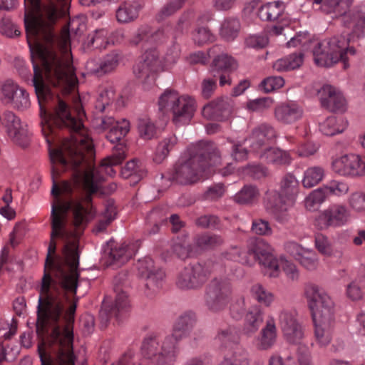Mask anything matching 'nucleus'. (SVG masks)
Wrapping results in <instances>:
<instances>
[{
    "label": "nucleus",
    "instance_id": "obj_1",
    "mask_svg": "<svg viewBox=\"0 0 365 365\" xmlns=\"http://www.w3.org/2000/svg\"><path fill=\"white\" fill-rule=\"evenodd\" d=\"M40 110L42 133L48 143H51L48 135L53 133L55 128H66L75 133L63 145L66 153L60 149L49 151L52 165L59 163L66 167L71 164L75 172L72 182L63 180L58 185L55 180L58 171L52 166L51 193L54 200L50 216L51 232L38 301L36 331L38 336L48 335L47 342L55 356L47 361L40 345L38 351L41 365H75L73 331L69 324L62 329L59 323L65 319L68 324L73 321L76 302L70 306L66 316V292L76 294L80 255L78 238L96 215L90 204L103 177L95 168H79L85 161L84 152L92 153L93 146L91 138L78 133L83 123L71 115L69 106H40Z\"/></svg>",
    "mask_w": 365,
    "mask_h": 365
},
{
    "label": "nucleus",
    "instance_id": "obj_2",
    "mask_svg": "<svg viewBox=\"0 0 365 365\" xmlns=\"http://www.w3.org/2000/svg\"><path fill=\"white\" fill-rule=\"evenodd\" d=\"M220 162V153L210 142L201 141L192 146L189 157L181 158L170 170L166 178L169 181L180 185L197 182L206 170Z\"/></svg>",
    "mask_w": 365,
    "mask_h": 365
},
{
    "label": "nucleus",
    "instance_id": "obj_3",
    "mask_svg": "<svg viewBox=\"0 0 365 365\" xmlns=\"http://www.w3.org/2000/svg\"><path fill=\"white\" fill-rule=\"evenodd\" d=\"M195 321V314L185 313L176 321L171 334L164 339L156 335L145 337L140 347L142 356L153 365H173L178 341L188 334Z\"/></svg>",
    "mask_w": 365,
    "mask_h": 365
},
{
    "label": "nucleus",
    "instance_id": "obj_4",
    "mask_svg": "<svg viewBox=\"0 0 365 365\" xmlns=\"http://www.w3.org/2000/svg\"><path fill=\"white\" fill-rule=\"evenodd\" d=\"M125 278V273H120L114 278L113 289L115 293L114 304L108 302L107 299L103 302L102 307L99 312V318L103 327L107 326L110 318L115 317L120 320L130 310L128 294L123 287V282Z\"/></svg>",
    "mask_w": 365,
    "mask_h": 365
},
{
    "label": "nucleus",
    "instance_id": "obj_5",
    "mask_svg": "<svg viewBox=\"0 0 365 365\" xmlns=\"http://www.w3.org/2000/svg\"><path fill=\"white\" fill-rule=\"evenodd\" d=\"M210 274L211 270L205 263L190 264L178 272L175 284L181 290H197L207 281Z\"/></svg>",
    "mask_w": 365,
    "mask_h": 365
},
{
    "label": "nucleus",
    "instance_id": "obj_6",
    "mask_svg": "<svg viewBox=\"0 0 365 365\" xmlns=\"http://www.w3.org/2000/svg\"><path fill=\"white\" fill-rule=\"evenodd\" d=\"M231 294L232 286L227 279L214 278L206 287L205 302L210 310L218 312L226 307Z\"/></svg>",
    "mask_w": 365,
    "mask_h": 365
},
{
    "label": "nucleus",
    "instance_id": "obj_7",
    "mask_svg": "<svg viewBox=\"0 0 365 365\" xmlns=\"http://www.w3.org/2000/svg\"><path fill=\"white\" fill-rule=\"evenodd\" d=\"M305 294L312 317H323L327 321L331 315H334V303L322 288L316 284H309L306 287Z\"/></svg>",
    "mask_w": 365,
    "mask_h": 365
},
{
    "label": "nucleus",
    "instance_id": "obj_8",
    "mask_svg": "<svg viewBox=\"0 0 365 365\" xmlns=\"http://www.w3.org/2000/svg\"><path fill=\"white\" fill-rule=\"evenodd\" d=\"M248 253L253 255L259 263L268 269L266 273L270 277L279 275V262L273 254L272 247L263 239L250 240L248 245Z\"/></svg>",
    "mask_w": 365,
    "mask_h": 365
},
{
    "label": "nucleus",
    "instance_id": "obj_9",
    "mask_svg": "<svg viewBox=\"0 0 365 365\" xmlns=\"http://www.w3.org/2000/svg\"><path fill=\"white\" fill-rule=\"evenodd\" d=\"M350 212L343 204H334L322 211L314 220V225L321 230L345 225L350 220Z\"/></svg>",
    "mask_w": 365,
    "mask_h": 365
},
{
    "label": "nucleus",
    "instance_id": "obj_10",
    "mask_svg": "<svg viewBox=\"0 0 365 365\" xmlns=\"http://www.w3.org/2000/svg\"><path fill=\"white\" fill-rule=\"evenodd\" d=\"M278 320L286 341L290 344L302 346L304 332L302 324L297 320L296 312L282 310L279 314Z\"/></svg>",
    "mask_w": 365,
    "mask_h": 365
},
{
    "label": "nucleus",
    "instance_id": "obj_11",
    "mask_svg": "<svg viewBox=\"0 0 365 365\" xmlns=\"http://www.w3.org/2000/svg\"><path fill=\"white\" fill-rule=\"evenodd\" d=\"M331 169L341 176H364L365 160L355 154L344 155L333 160Z\"/></svg>",
    "mask_w": 365,
    "mask_h": 365
},
{
    "label": "nucleus",
    "instance_id": "obj_12",
    "mask_svg": "<svg viewBox=\"0 0 365 365\" xmlns=\"http://www.w3.org/2000/svg\"><path fill=\"white\" fill-rule=\"evenodd\" d=\"M264 209L272 215L277 221L286 222L289 220L288 209L294 206L282 195L277 190H267L263 199Z\"/></svg>",
    "mask_w": 365,
    "mask_h": 365
},
{
    "label": "nucleus",
    "instance_id": "obj_13",
    "mask_svg": "<svg viewBox=\"0 0 365 365\" xmlns=\"http://www.w3.org/2000/svg\"><path fill=\"white\" fill-rule=\"evenodd\" d=\"M3 123L6 128L8 135L12 140L21 147H26L29 143V135L27 125L13 112L4 113Z\"/></svg>",
    "mask_w": 365,
    "mask_h": 365
},
{
    "label": "nucleus",
    "instance_id": "obj_14",
    "mask_svg": "<svg viewBox=\"0 0 365 365\" xmlns=\"http://www.w3.org/2000/svg\"><path fill=\"white\" fill-rule=\"evenodd\" d=\"M0 97L5 103L18 110H24L30 106L27 91L11 81H7L2 86Z\"/></svg>",
    "mask_w": 365,
    "mask_h": 365
},
{
    "label": "nucleus",
    "instance_id": "obj_15",
    "mask_svg": "<svg viewBox=\"0 0 365 365\" xmlns=\"http://www.w3.org/2000/svg\"><path fill=\"white\" fill-rule=\"evenodd\" d=\"M233 108L234 102L230 98L220 97L205 105L202 114L207 120L222 121L231 116Z\"/></svg>",
    "mask_w": 365,
    "mask_h": 365
},
{
    "label": "nucleus",
    "instance_id": "obj_16",
    "mask_svg": "<svg viewBox=\"0 0 365 365\" xmlns=\"http://www.w3.org/2000/svg\"><path fill=\"white\" fill-rule=\"evenodd\" d=\"M321 105L330 112H344L346 100L341 93L331 85H324L317 91Z\"/></svg>",
    "mask_w": 365,
    "mask_h": 365
},
{
    "label": "nucleus",
    "instance_id": "obj_17",
    "mask_svg": "<svg viewBox=\"0 0 365 365\" xmlns=\"http://www.w3.org/2000/svg\"><path fill=\"white\" fill-rule=\"evenodd\" d=\"M277 138V133L272 125L263 123L255 128L251 135L246 140L249 142L251 149L258 152L260 149L269 148Z\"/></svg>",
    "mask_w": 365,
    "mask_h": 365
},
{
    "label": "nucleus",
    "instance_id": "obj_18",
    "mask_svg": "<svg viewBox=\"0 0 365 365\" xmlns=\"http://www.w3.org/2000/svg\"><path fill=\"white\" fill-rule=\"evenodd\" d=\"M304 115L302 106L294 101L283 102L274 108V116L277 121L284 125H291L301 120Z\"/></svg>",
    "mask_w": 365,
    "mask_h": 365
},
{
    "label": "nucleus",
    "instance_id": "obj_19",
    "mask_svg": "<svg viewBox=\"0 0 365 365\" xmlns=\"http://www.w3.org/2000/svg\"><path fill=\"white\" fill-rule=\"evenodd\" d=\"M350 40L344 35L334 36L331 38L324 40L325 43H328L327 47L332 55L331 56L337 57L338 62L339 61L343 62L344 69L349 66L347 55L353 56L356 53L354 47H348Z\"/></svg>",
    "mask_w": 365,
    "mask_h": 365
},
{
    "label": "nucleus",
    "instance_id": "obj_20",
    "mask_svg": "<svg viewBox=\"0 0 365 365\" xmlns=\"http://www.w3.org/2000/svg\"><path fill=\"white\" fill-rule=\"evenodd\" d=\"M195 101L189 96H180L173 107V121L176 125L187 123L195 112Z\"/></svg>",
    "mask_w": 365,
    "mask_h": 365
},
{
    "label": "nucleus",
    "instance_id": "obj_21",
    "mask_svg": "<svg viewBox=\"0 0 365 365\" xmlns=\"http://www.w3.org/2000/svg\"><path fill=\"white\" fill-rule=\"evenodd\" d=\"M277 327L274 319L269 317L266 321L265 326L262 329L257 338V348L259 350L270 349L277 341Z\"/></svg>",
    "mask_w": 365,
    "mask_h": 365
},
{
    "label": "nucleus",
    "instance_id": "obj_22",
    "mask_svg": "<svg viewBox=\"0 0 365 365\" xmlns=\"http://www.w3.org/2000/svg\"><path fill=\"white\" fill-rule=\"evenodd\" d=\"M164 38L163 29L153 30L148 26H140L129 40L131 46H136L141 43H156Z\"/></svg>",
    "mask_w": 365,
    "mask_h": 365
},
{
    "label": "nucleus",
    "instance_id": "obj_23",
    "mask_svg": "<svg viewBox=\"0 0 365 365\" xmlns=\"http://www.w3.org/2000/svg\"><path fill=\"white\" fill-rule=\"evenodd\" d=\"M264 320V313L259 306L251 307L245 317L243 332L250 336L257 331Z\"/></svg>",
    "mask_w": 365,
    "mask_h": 365
},
{
    "label": "nucleus",
    "instance_id": "obj_24",
    "mask_svg": "<svg viewBox=\"0 0 365 365\" xmlns=\"http://www.w3.org/2000/svg\"><path fill=\"white\" fill-rule=\"evenodd\" d=\"M299 181L295 176L293 174L287 173L282 178L277 191L294 205L299 194Z\"/></svg>",
    "mask_w": 365,
    "mask_h": 365
},
{
    "label": "nucleus",
    "instance_id": "obj_25",
    "mask_svg": "<svg viewBox=\"0 0 365 365\" xmlns=\"http://www.w3.org/2000/svg\"><path fill=\"white\" fill-rule=\"evenodd\" d=\"M215 342L221 347H228L240 341L237 329L232 325H225L218 328L215 337Z\"/></svg>",
    "mask_w": 365,
    "mask_h": 365
},
{
    "label": "nucleus",
    "instance_id": "obj_26",
    "mask_svg": "<svg viewBox=\"0 0 365 365\" xmlns=\"http://www.w3.org/2000/svg\"><path fill=\"white\" fill-rule=\"evenodd\" d=\"M315 323V336L321 346H327L331 341V327L334 322V315L330 316L329 320L323 317H313Z\"/></svg>",
    "mask_w": 365,
    "mask_h": 365
},
{
    "label": "nucleus",
    "instance_id": "obj_27",
    "mask_svg": "<svg viewBox=\"0 0 365 365\" xmlns=\"http://www.w3.org/2000/svg\"><path fill=\"white\" fill-rule=\"evenodd\" d=\"M285 5L281 1L268 2L262 5L258 10L257 14L262 21H277L284 14Z\"/></svg>",
    "mask_w": 365,
    "mask_h": 365
},
{
    "label": "nucleus",
    "instance_id": "obj_28",
    "mask_svg": "<svg viewBox=\"0 0 365 365\" xmlns=\"http://www.w3.org/2000/svg\"><path fill=\"white\" fill-rule=\"evenodd\" d=\"M328 43L324 41L317 43L313 49L314 60L317 65L322 67H331L338 63V58L331 56V53L328 49Z\"/></svg>",
    "mask_w": 365,
    "mask_h": 365
},
{
    "label": "nucleus",
    "instance_id": "obj_29",
    "mask_svg": "<svg viewBox=\"0 0 365 365\" xmlns=\"http://www.w3.org/2000/svg\"><path fill=\"white\" fill-rule=\"evenodd\" d=\"M259 195L260 192L257 186L247 184L233 196V200L239 205H252L258 201Z\"/></svg>",
    "mask_w": 365,
    "mask_h": 365
},
{
    "label": "nucleus",
    "instance_id": "obj_30",
    "mask_svg": "<svg viewBox=\"0 0 365 365\" xmlns=\"http://www.w3.org/2000/svg\"><path fill=\"white\" fill-rule=\"evenodd\" d=\"M259 158L267 163L277 165H287L290 164L292 160L289 154L286 151L271 147L264 148L259 155Z\"/></svg>",
    "mask_w": 365,
    "mask_h": 365
},
{
    "label": "nucleus",
    "instance_id": "obj_31",
    "mask_svg": "<svg viewBox=\"0 0 365 365\" xmlns=\"http://www.w3.org/2000/svg\"><path fill=\"white\" fill-rule=\"evenodd\" d=\"M141 9V5L136 1L123 3L116 11V19L118 22L127 24L135 20Z\"/></svg>",
    "mask_w": 365,
    "mask_h": 365
},
{
    "label": "nucleus",
    "instance_id": "obj_32",
    "mask_svg": "<svg viewBox=\"0 0 365 365\" xmlns=\"http://www.w3.org/2000/svg\"><path fill=\"white\" fill-rule=\"evenodd\" d=\"M133 252L125 243L111 246L108 262L110 264L120 266L128 262L133 256Z\"/></svg>",
    "mask_w": 365,
    "mask_h": 365
},
{
    "label": "nucleus",
    "instance_id": "obj_33",
    "mask_svg": "<svg viewBox=\"0 0 365 365\" xmlns=\"http://www.w3.org/2000/svg\"><path fill=\"white\" fill-rule=\"evenodd\" d=\"M348 122L343 117L331 116L319 124L321 132L327 136L341 133L347 127Z\"/></svg>",
    "mask_w": 365,
    "mask_h": 365
},
{
    "label": "nucleus",
    "instance_id": "obj_34",
    "mask_svg": "<svg viewBox=\"0 0 365 365\" xmlns=\"http://www.w3.org/2000/svg\"><path fill=\"white\" fill-rule=\"evenodd\" d=\"M237 63L230 55L226 53L217 54L211 63L212 71L231 73L237 68Z\"/></svg>",
    "mask_w": 365,
    "mask_h": 365
},
{
    "label": "nucleus",
    "instance_id": "obj_35",
    "mask_svg": "<svg viewBox=\"0 0 365 365\" xmlns=\"http://www.w3.org/2000/svg\"><path fill=\"white\" fill-rule=\"evenodd\" d=\"M304 59L302 52L292 53L278 59L273 64V68L278 72H287L299 68Z\"/></svg>",
    "mask_w": 365,
    "mask_h": 365
},
{
    "label": "nucleus",
    "instance_id": "obj_36",
    "mask_svg": "<svg viewBox=\"0 0 365 365\" xmlns=\"http://www.w3.org/2000/svg\"><path fill=\"white\" fill-rule=\"evenodd\" d=\"M177 138L175 135L168 136L162 140L158 145L153 161L157 164L162 163L169 155L170 152L177 144Z\"/></svg>",
    "mask_w": 365,
    "mask_h": 365
},
{
    "label": "nucleus",
    "instance_id": "obj_37",
    "mask_svg": "<svg viewBox=\"0 0 365 365\" xmlns=\"http://www.w3.org/2000/svg\"><path fill=\"white\" fill-rule=\"evenodd\" d=\"M240 24L236 18H227L222 23L220 34L226 41H232L238 35Z\"/></svg>",
    "mask_w": 365,
    "mask_h": 365
},
{
    "label": "nucleus",
    "instance_id": "obj_38",
    "mask_svg": "<svg viewBox=\"0 0 365 365\" xmlns=\"http://www.w3.org/2000/svg\"><path fill=\"white\" fill-rule=\"evenodd\" d=\"M133 72L134 76L145 85H151L155 83L156 72L141 61L133 66Z\"/></svg>",
    "mask_w": 365,
    "mask_h": 365
},
{
    "label": "nucleus",
    "instance_id": "obj_39",
    "mask_svg": "<svg viewBox=\"0 0 365 365\" xmlns=\"http://www.w3.org/2000/svg\"><path fill=\"white\" fill-rule=\"evenodd\" d=\"M186 0H170L166 3L156 14L155 20L162 22L174 15L184 6Z\"/></svg>",
    "mask_w": 365,
    "mask_h": 365
},
{
    "label": "nucleus",
    "instance_id": "obj_40",
    "mask_svg": "<svg viewBox=\"0 0 365 365\" xmlns=\"http://www.w3.org/2000/svg\"><path fill=\"white\" fill-rule=\"evenodd\" d=\"M324 175V170L319 166H314L306 170L302 180V185L306 188H311L321 182Z\"/></svg>",
    "mask_w": 365,
    "mask_h": 365
},
{
    "label": "nucleus",
    "instance_id": "obj_41",
    "mask_svg": "<svg viewBox=\"0 0 365 365\" xmlns=\"http://www.w3.org/2000/svg\"><path fill=\"white\" fill-rule=\"evenodd\" d=\"M125 146L123 144L119 143L114 146L113 154L101 161V165L102 167L110 168V172L115 173L111 167L121 164L125 158Z\"/></svg>",
    "mask_w": 365,
    "mask_h": 365
},
{
    "label": "nucleus",
    "instance_id": "obj_42",
    "mask_svg": "<svg viewBox=\"0 0 365 365\" xmlns=\"http://www.w3.org/2000/svg\"><path fill=\"white\" fill-rule=\"evenodd\" d=\"M328 197L324 185L309 194L304 200V206L309 211L314 210L316 207L323 203Z\"/></svg>",
    "mask_w": 365,
    "mask_h": 365
},
{
    "label": "nucleus",
    "instance_id": "obj_43",
    "mask_svg": "<svg viewBox=\"0 0 365 365\" xmlns=\"http://www.w3.org/2000/svg\"><path fill=\"white\" fill-rule=\"evenodd\" d=\"M180 97L178 93L175 91L165 90L159 98V110L163 113L171 111Z\"/></svg>",
    "mask_w": 365,
    "mask_h": 365
},
{
    "label": "nucleus",
    "instance_id": "obj_44",
    "mask_svg": "<svg viewBox=\"0 0 365 365\" xmlns=\"http://www.w3.org/2000/svg\"><path fill=\"white\" fill-rule=\"evenodd\" d=\"M130 130L129 122L123 120L120 123H116L106 135L107 139L112 143L120 141Z\"/></svg>",
    "mask_w": 365,
    "mask_h": 365
},
{
    "label": "nucleus",
    "instance_id": "obj_45",
    "mask_svg": "<svg viewBox=\"0 0 365 365\" xmlns=\"http://www.w3.org/2000/svg\"><path fill=\"white\" fill-rule=\"evenodd\" d=\"M138 130L140 136L145 140H150L157 136V128L148 118L138 119Z\"/></svg>",
    "mask_w": 365,
    "mask_h": 365
},
{
    "label": "nucleus",
    "instance_id": "obj_46",
    "mask_svg": "<svg viewBox=\"0 0 365 365\" xmlns=\"http://www.w3.org/2000/svg\"><path fill=\"white\" fill-rule=\"evenodd\" d=\"M165 275L164 271L160 267L155 269L143 278L145 280V287L151 292H156L161 287Z\"/></svg>",
    "mask_w": 365,
    "mask_h": 365
},
{
    "label": "nucleus",
    "instance_id": "obj_47",
    "mask_svg": "<svg viewBox=\"0 0 365 365\" xmlns=\"http://www.w3.org/2000/svg\"><path fill=\"white\" fill-rule=\"evenodd\" d=\"M221 365H249L247 351L242 347H237L232 355L225 358Z\"/></svg>",
    "mask_w": 365,
    "mask_h": 365
},
{
    "label": "nucleus",
    "instance_id": "obj_48",
    "mask_svg": "<svg viewBox=\"0 0 365 365\" xmlns=\"http://www.w3.org/2000/svg\"><path fill=\"white\" fill-rule=\"evenodd\" d=\"M324 190L329 196L340 197L349 192V186L344 181L332 180L324 185Z\"/></svg>",
    "mask_w": 365,
    "mask_h": 365
},
{
    "label": "nucleus",
    "instance_id": "obj_49",
    "mask_svg": "<svg viewBox=\"0 0 365 365\" xmlns=\"http://www.w3.org/2000/svg\"><path fill=\"white\" fill-rule=\"evenodd\" d=\"M354 26L351 34V39H359L365 36V12L359 11L353 16Z\"/></svg>",
    "mask_w": 365,
    "mask_h": 365
},
{
    "label": "nucleus",
    "instance_id": "obj_50",
    "mask_svg": "<svg viewBox=\"0 0 365 365\" xmlns=\"http://www.w3.org/2000/svg\"><path fill=\"white\" fill-rule=\"evenodd\" d=\"M224 240L217 235H202L197 239L196 244L201 249H212L222 245Z\"/></svg>",
    "mask_w": 365,
    "mask_h": 365
},
{
    "label": "nucleus",
    "instance_id": "obj_51",
    "mask_svg": "<svg viewBox=\"0 0 365 365\" xmlns=\"http://www.w3.org/2000/svg\"><path fill=\"white\" fill-rule=\"evenodd\" d=\"M299 264L308 270L317 269L319 260L317 253L312 250L305 249L297 260Z\"/></svg>",
    "mask_w": 365,
    "mask_h": 365
},
{
    "label": "nucleus",
    "instance_id": "obj_52",
    "mask_svg": "<svg viewBox=\"0 0 365 365\" xmlns=\"http://www.w3.org/2000/svg\"><path fill=\"white\" fill-rule=\"evenodd\" d=\"M141 61L148 64V66L156 73L162 68L160 54L156 49L147 50L143 55Z\"/></svg>",
    "mask_w": 365,
    "mask_h": 365
},
{
    "label": "nucleus",
    "instance_id": "obj_53",
    "mask_svg": "<svg viewBox=\"0 0 365 365\" xmlns=\"http://www.w3.org/2000/svg\"><path fill=\"white\" fill-rule=\"evenodd\" d=\"M171 251L178 258L185 259L189 257L192 247L188 241L178 239L173 242Z\"/></svg>",
    "mask_w": 365,
    "mask_h": 365
},
{
    "label": "nucleus",
    "instance_id": "obj_54",
    "mask_svg": "<svg viewBox=\"0 0 365 365\" xmlns=\"http://www.w3.org/2000/svg\"><path fill=\"white\" fill-rule=\"evenodd\" d=\"M251 292L255 299L266 307H269L273 301L272 294L260 284L253 285Z\"/></svg>",
    "mask_w": 365,
    "mask_h": 365
},
{
    "label": "nucleus",
    "instance_id": "obj_55",
    "mask_svg": "<svg viewBox=\"0 0 365 365\" xmlns=\"http://www.w3.org/2000/svg\"><path fill=\"white\" fill-rule=\"evenodd\" d=\"M272 103L273 99L269 97L259 98L249 101L247 108L252 112H263L269 108Z\"/></svg>",
    "mask_w": 365,
    "mask_h": 365
},
{
    "label": "nucleus",
    "instance_id": "obj_56",
    "mask_svg": "<svg viewBox=\"0 0 365 365\" xmlns=\"http://www.w3.org/2000/svg\"><path fill=\"white\" fill-rule=\"evenodd\" d=\"M284 85V80L281 76H269L260 83V88L265 93H270L279 89Z\"/></svg>",
    "mask_w": 365,
    "mask_h": 365
},
{
    "label": "nucleus",
    "instance_id": "obj_57",
    "mask_svg": "<svg viewBox=\"0 0 365 365\" xmlns=\"http://www.w3.org/2000/svg\"><path fill=\"white\" fill-rule=\"evenodd\" d=\"M0 33L9 38L19 36L21 31L9 18H2L0 21Z\"/></svg>",
    "mask_w": 365,
    "mask_h": 365
},
{
    "label": "nucleus",
    "instance_id": "obj_58",
    "mask_svg": "<svg viewBox=\"0 0 365 365\" xmlns=\"http://www.w3.org/2000/svg\"><path fill=\"white\" fill-rule=\"evenodd\" d=\"M119 63V56L116 53L108 54L100 61L101 76L114 71Z\"/></svg>",
    "mask_w": 365,
    "mask_h": 365
},
{
    "label": "nucleus",
    "instance_id": "obj_59",
    "mask_svg": "<svg viewBox=\"0 0 365 365\" xmlns=\"http://www.w3.org/2000/svg\"><path fill=\"white\" fill-rule=\"evenodd\" d=\"M107 31L104 29L97 30L95 34L88 37L87 46L96 49L106 47Z\"/></svg>",
    "mask_w": 365,
    "mask_h": 365
},
{
    "label": "nucleus",
    "instance_id": "obj_60",
    "mask_svg": "<svg viewBox=\"0 0 365 365\" xmlns=\"http://www.w3.org/2000/svg\"><path fill=\"white\" fill-rule=\"evenodd\" d=\"M192 39L195 43L198 46H202L207 43L212 42L214 40V36L208 28L200 27L193 31Z\"/></svg>",
    "mask_w": 365,
    "mask_h": 365
},
{
    "label": "nucleus",
    "instance_id": "obj_61",
    "mask_svg": "<svg viewBox=\"0 0 365 365\" xmlns=\"http://www.w3.org/2000/svg\"><path fill=\"white\" fill-rule=\"evenodd\" d=\"M243 171L255 180L264 178L269 174L267 168L261 164H249L243 168Z\"/></svg>",
    "mask_w": 365,
    "mask_h": 365
},
{
    "label": "nucleus",
    "instance_id": "obj_62",
    "mask_svg": "<svg viewBox=\"0 0 365 365\" xmlns=\"http://www.w3.org/2000/svg\"><path fill=\"white\" fill-rule=\"evenodd\" d=\"M114 91L112 89H104L98 95L95 108L97 110L103 113L106 107L113 101L114 98Z\"/></svg>",
    "mask_w": 365,
    "mask_h": 365
},
{
    "label": "nucleus",
    "instance_id": "obj_63",
    "mask_svg": "<svg viewBox=\"0 0 365 365\" xmlns=\"http://www.w3.org/2000/svg\"><path fill=\"white\" fill-rule=\"evenodd\" d=\"M138 274L140 277L144 278L151 273L158 267H155L153 259L150 257H144L138 260L135 264Z\"/></svg>",
    "mask_w": 365,
    "mask_h": 365
},
{
    "label": "nucleus",
    "instance_id": "obj_64",
    "mask_svg": "<svg viewBox=\"0 0 365 365\" xmlns=\"http://www.w3.org/2000/svg\"><path fill=\"white\" fill-rule=\"evenodd\" d=\"M349 202L355 211H365V193L362 192L352 193L349 197Z\"/></svg>",
    "mask_w": 365,
    "mask_h": 365
}]
</instances>
